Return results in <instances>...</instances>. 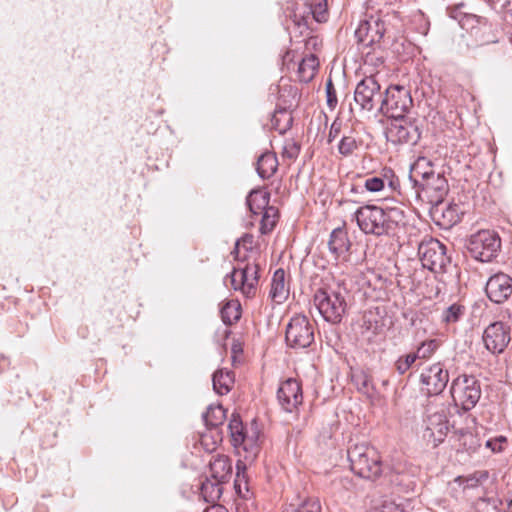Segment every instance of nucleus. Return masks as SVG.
Returning <instances> with one entry per match:
<instances>
[{"mask_svg": "<svg viewBox=\"0 0 512 512\" xmlns=\"http://www.w3.org/2000/svg\"><path fill=\"white\" fill-rule=\"evenodd\" d=\"M506 509L509 510V512H512V491L511 494L507 500Z\"/></svg>", "mask_w": 512, "mask_h": 512, "instance_id": "56", "label": "nucleus"}, {"mask_svg": "<svg viewBox=\"0 0 512 512\" xmlns=\"http://www.w3.org/2000/svg\"><path fill=\"white\" fill-rule=\"evenodd\" d=\"M254 245V237L251 234H245L240 239H238L235 243V247L233 250V254H235V258L239 259V255L241 252V249L245 251H250L253 249Z\"/></svg>", "mask_w": 512, "mask_h": 512, "instance_id": "43", "label": "nucleus"}, {"mask_svg": "<svg viewBox=\"0 0 512 512\" xmlns=\"http://www.w3.org/2000/svg\"><path fill=\"white\" fill-rule=\"evenodd\" d=\"M322 507L318 498H307L294 512H321Z\"/></svg>", "mask_w": 512, "mask_h": 512, "instance_id": "44", "label": "nucleus"}, {"mask_svg": "<svg viewBox=\"0 0 512 512\" xmlns=\"http://www.w3.org/2000/svg\"><path fill=\"white\" fill-rule=\"evenodd\" d=\"M449 431V422L444 407L428 406L423 418L422 437L433 447L442 443Z\"/></svg>", "mask_w": 512, "mask_h": 512, "instance_id": "7", "label": "nucleus"}, {"mask_svg": "<svg viewBox=\"0 0 512 512\" xmlns=\"http://www.w3.org/2000/svg\"><path fill=\"white\" fill-rule=\"evenodd\" d=\"M227 279L233 290L239 291L246 298H253L259 282V265L255 262L239 264L233 268Z\"/></svg>", "mask_w": 512, "mask_h": 512, "instance_id": "8", "label": "nucleus"}, {"mask_svg": "<svg viewBox=\"0 0 512 512\" xmlns=\"http://www.w3.org/2000/svg\"><path fill=\"white\" fill-rule=\"evenodd\" d=\"M228 429L230 432L231 443L236 449L237 453L241 455L243 452L246 461H253L259 451V436L260 430L255 421L248 427L243 424L238 414H232Z\"/></svg>", "mask_w": 512, "mask_h": 512, "instance_id": "2", "label": "nucleus"}, {"mask_svg": "<svg viewBox=\"0 0 512 512\" xmlns=\"http://www.w3.org/2000/svg\"><path fill=\"white\" fill-rule=\"evenodd\" d=\"M318 67L319 60L314 54L305 56L298 64V80L304 83L310 82L315 77Z\"/></svg>", "mask_w": 512, "mask_h": 512, "instance_id": "27", "label": "nucleus"}, {"mask_svg": "<svg viewBox=\"0 0 512 512\" xmlns=\"http://www.w3.org/2000/svg\"><path fill=\"white\" fill-rule=\"evenodd\" d=\"M382 98L383 93L376 75H370L362 79L354 91V100L364 111L370 112L375 108L379 110L382 105Z\"/></svg>", "mask_w": 512, "mask_h": 512, "instance_id": "13", "label": "nucleus"}, {"mask_svg": "<svg viewBox=\"0 0 512 512\" xmlns=\"http://www.w3.org/2000/svg\"><path fill=\"white\" fill-rule=\"evenodd\" d=\"M226 418V411L221 405L209 406L203 414V420L208 427H217L221 425Z\"/></svg>", "mask_w": 512, "mask_h": 512, "instance_id": "34", "label": "nucleus"}, {"mask_svg": "<svg viewBox=\"0 0 512 512\" xmlns=\"http://www.w3.org/2000/svg\"><path fill=\"white\" fill-rule=\"evenodd\" d=\"M501 247V240L497 233L490 230H481L472 235L468 250L471 255L481 262H490L496 257Z\"/></svg>", "mask_w": 512, "mask_h": 512, "instance_id": "12", "label": "nucleus"}, {"mask_svg": "<svg viewBox=\"0 0 512 512\" xmlns=\"http://www.w3.org/2000/svg\"><path fill=\"white\" fill-rule=\"evenodd\" d=\"M432 165L431 160L427 157H418L414 164L411 166L409 176H414L415 179L423 178V173H434L432 169L427 170Z\"/></svg>", "mask_w": 512, "mask_h": 512, "instance_id": "39", "label": "nucleus"}, {"mask_svg": "<svg viewBox=\"0 0 512 512\" xmlns=\"http://www.w3.org/2000/svg\"><path fill=\"white\" fill-rule=\"evenodd\" d=\"M209 471L212 479L225 483L232 474V463L228 456L217 454L212 456L209 462Z\"/></svg>", "mask_w": 512, "mask_h": 512, "instance_id": "24", "label": "nucleus"}, {"mask_svg": "<svg viewBox=\"0 0 512 512\" xmlns=\"http://www.w3.org/2000/svg\"><path fill=\"white\" fill-rule=\"evenodd\" d=\"M299 152H300V147L297 145L296 142L290 140V141L285 142L282 155H283V157L288 158V159H295V158H297Z\"/></svg>", "mask_w": 512, "mask_h": 512, "instance_id": "48", "label": "nucleus"}, {"mask_svg": "<svg viewBox=\"0 0 512 512\" xmlns=\"http://www.w3.org/2000/svg\"><path fill=\"white\" fill-rule=\"evenodd\" d=\"M413 105L410 90L402 85H391L385 90L379 111L391 118H403Z\"/></svg>", "mask_w": 512, "mask_h": 512, "instance_id": "9", "label": "nucleus"}, {"mask_svg": "<svg viewBox=\"0 0 512 512\" xmlns=\"http://www.w3.org/2000/svg\"><path fill=\"white\" fill-rule=\"evenodd\" d=\"M351 470L358 476L375 480L382 473V461L379 452L367 443H359L348 449Z\"/></svg>", "mask_w": 512, "mask_h": 512, "instance_id": "3", "label": "nucleus"}, {"mask_svg": "<svg viewBox=\"0 0 512 512\" xmlns=\"http://www.w3.org/2000/svg\"><path fill=\"white\" fill-rule=\"evenodd\" d=\"M385 32L384 21L377 15H371L360 21L355 30V37L363 47H372L380 43Z\"/></svg>", "mask_w": 512, "mask_h": 512, "instance_id": "14", "label": "nucleus"}, {"mask_svg": "<svg viewBox=\"0 0 512 512\" xmlns=\"http://www.w3.org/2000/svg\"><path fill=\"white\" fill-rule=\"evenodd\" d=\"M221 484V482H218L212 478H206V480L201 483L200 495L207 503H216V501L221 496Z\"/></svg>", "mask_w": 512, "mask_h": 512, "instance_id": "32", "label": "nucleus"}, {"mask_svg": "<svg viewBox=\"0 0 512 512\" xmlns=\"http://www.w3.org/2000/svg\"><path fill=\"white\" fill-rule=\"evenodd\" d=\"M507 444V439L504 436H498L486 441V447L490 448L493 452H501Z\"/></svg>", "mask_w": 512, "mask_h": 512, "instance_id": "49", "label": "nucleus"}, {"mask_svg": "<svg viewBox=\"0 0 512 512\" xmlns=\"http://www.w3.org/2000/svg\"><path fill=\"white\" fill-rule=\"evenodd\" d=\"M326 90V97H327V105L330 108V110H334L337 106L338 100H337V94L336 89L334 87V84L331 79H328L325 86Z\"/></svg>", "mask_w": 512, "mask_h": 512, "instance_id": "47", "label": "nucleus"}, {"mask_svg": "<svg viewBox=\"0 0 512 512\" xmlns=\"http://www.w3.org/2000/svg\"><path fill=\"white\" fill-rule=\"evenodd\" d=\"M240 317V306L235 302H228L221 309V318L226 325H232L237 322Z\"/></svg>", "mask_w": 512, "mask_h": 512, "instance_id": "38", "label": "nucleus"}, {"mask_svg": "<svg viewBox=\"0 0 512 512\" xmlns=\"http://www.w3.org/2000/svg\"><path fill=\"white\" fill-rule=\"evenodd\" d=\"M313 302L323 319L331 324L340 323L346 313V298L340 286H324L317 289Z\"/></svg>", "mask_w": 512, "mask_h": 512, "instance_id": "4", "label": "nucleus"}, {"mask_svg": "<svg viewBox=\"0 0 512 512\" xmlns=\"http://www.w3.org/2000/svg\"><path fill=\"white\" fill-rule=\"evenodd\" d=\"M206 440H207V437H206V436H203V437H202V444H203V445H206Z\"/></svg>", "mask_w": 512, "mask_h": 512, "instance_id": "57", "label": "nucleus"}, {"mask_svg": "<svg viewBox=\"0 0 512 512\" xmlns=\"http://www.w3.org/2000/svg\"><path fill=\"white\" fill-rule=\"evenodd\" d=\"M289 296V284L284 269H277L271 280L269 297L276 304H282Z\"/></svg>", "mask_w": 512, "mask_h": 512, "instance_id": "25", "label": "nucleus"}, {"mask_svg": "<svg viewBox=\"0 0 512 512\" xmlns=\"http://www.w3.org/2000/svg\"><path fill=\"white\" fill-rule=\"evenodd\" d=\"M351 245L348 233L344 228L338 227L332 230L328 248L336 263H344L349 260Z\"/></svg>", "mask_w": 512, "mask_h": 512, "instance_id": "20", "label": "nucleus"}, {"mask_svg": "<svg viewBox=\"0 0 512 512\" xmlns=\"http://www.w3.org/2000/svg\"><path fill=\"white\" fill-rule=\"evenodd\" d=\"M205 512H228L227 509L222 505L212 504L210 507L205 509Z\"/></svg>", "mask_w": 512, "mask_h": 512, "instance_id": "53", "label": "nucleus"}, {"mask_svg": "<svg viewBox=\"0 0 512 512\" xmlns=\"http://www.w3.org/2000/svg\"><path fill=\"white\" fill-rule=\"evenodd\" d=\"M394 121L387 128L386 137L388 141L394 144H411L415 145L420 137L419 127L403 118H393Z\"/></svg>", "mask_w": 512, "mask_h": 512, "instance_id": "15", "label": "nucleus"}, {"mask_svg": "<svg viewBox=\"0 0 512 512\" xmlns=\"http://www.w3.org/2000/svg\"><path fill=\"white\" fill-rule=\"evenodd\" d=\"M386 186L392 192L400 193V180L391 168H384L380 174L369 176L364 180L365 189L371 193L381 192Z\"/></svg>", "mask_w": 512, "mask_h": 512, "instance_id": "22", "label": "nucleus"}, {"mask_svg": "<svg viewBox=\"0 0 512 512\" xmlns=\"http://www.w3.org/2000/svg\"><path fill=\"white\" fill-rule=\"evenodd\" d=\"M261 214L262 218L260 222V232L262 234L270 233L277 223L278 210L271 206L266 208L265 211H263Z\"/></svg>", "mask_w": 512, "mask_h": 512, "instance_id": "36", "label": "nucleus"}, {"mask_svg": "<svg viewBox=\"0 0 512 512\" xmlns=\"http://www.w3.org/2000/svg\"><path fill=\"white\" fill-rule=\"evenodd\" d=\"M342 131V121L338 118L335 119L329 129L327 142L332 143L340 134Z\"/></svg>", "mask_w": 512, "mask_h": 512, "instance_id": "50", "label": "nucleus"}, {"mask_svg": "<svg viewBox=\"0 0 512 512\" xmlns=\"http://www.w3.org/2000/svg\"><path fill=\"white\" fill-rule=\"evenodd\" d=\"M479 23L480 17L469 9L463 18H461L459 25L465 30H470L475 28Z\"/></svg>", "mask_w": 512, "mask_h": 512, "instance_id": "46", "label": "nucleus"}, {"mask_svg": "<svg viewBox=\"0 0 512 512\" xmlns=\"http://www.w3.org/2000/svg\"><path fill=\"white\" fill-rule=\"evenodd\" d=\"M277 399L284 411L289 413L297 411L303 402L301 383L294 378L283 381L278 388Z\"/></svg>", "mask_w": 512, "mask_h": 512, "instance_id": "18", "label": "nucleus"}, {"mask_svg": "<svg viewBox=\"0 0 512 512\" xmlns=\"http://www.w3.org/2000/svg\"><path fill=\"white\" fill-rule=\"evenodd\" d=\"M285 341L292 349H305L314 342V325L305 315H296L286 326Z\"/></svg>", "mask_w": 512, "mask_h": 512, "instance_id": "10", "label": "nucleus"}, {"mask_svg": "<svg viewBox=\"0 0 512 512\" xmlns=\"http://www.w3.org/2000/svg\"><path fill=\"white\" fill-rule=\"evenodd\" d=\"M485 348L492 354H501L511 341L510 328L503 322L489 324L483 333Z\"/></svg>", "mask_w": 512, "mask_h": 512, "instance_id": "17", "label": "nucleus"}, {"mask_svg": "<svg viewBox=\"0 0 512 512\" xmlns=\"http://www.w3.org/2000/svg\"><path fill=\"white\" fill-rule=\"evenodd\" d=\"M411 189L416 200L431 205H442L449 191L447 179L441 173H423L421 180L409 176Z\"/></svg>", "mask_w": 512, "mask_h": 512, "instance_id": "5", "label": "nucleus"}, {"mask_svg": "<svg viewBox=\"0 0 512 512\" xmlns=\"http://www.w3.org/2000/svg\"><path fill=\"white\" fill-rule=\"evenodd\" d=\"M418 255L423 267L435 273L445 272L447 265L450 263V258L446 254V247L434 238L420 243Z\"/></svg>", "mask_w": 512, "mask_h": 512, "instance_id": "11", "label": "nucleus"}, {"mask_svg": "<svg viewBox=\"0 0 512 512\" xmlns=\"http://www.w3.org/2000/svg\"><path fill=\"white\" fill-rule=\"evenodd\" d=\"M465 311V306L459 303H453L442 312L441 322L446 326L453 325L460 321V319L464 316Z\"/></svg>", "mask_w": 512, "mask_h": 512, "instance_id": "35", "label": "nucleus"}, {"mask_svg": "<svg viewBox=\"0 0 512 512\" xmlns=\"http://www.w3.org/2000/svg\"><path fill=\"white\" fill-rule=\"evenodd\" d=\"M383 509V512H405L402 508L398 505H394L393 503L384 504Z\"/></svg>", "mask_w": 512, "mask_h": 512, "instance_id": "52", "label": "nucleus"}, {"mask_svg": "<svg viewBox=\"0 0 512 512\" xmlns=\"http://www.w3.org/2000/svg\"><path fill=\"white\" fill-rule=\"evenodd\" d=\"M212 382L217 394L226 395L231 391L234 384L233 373L228 370H218L213 374Z\"/></svg>", "mask_w": 512, "mask_h": 512, "instance_id": "29", "label": "nucleus"}, {"mask_svg": "<svg viewBox=\"0 0 512 512\" xmlns=\"http://www.w3.org/2000/svg\"><path fill=\"white\" fill-rule=\"evenodd\" d=\"M353 381L355 382L358 391H360L363 394L369 395L373 389L372 380L370 376H368L364 372L355 374L353 376Z\"/></svg>", "mask_w": 512, "mask_h": 512, "instance_id": "41", "label": "nucleus"}, {"mask_svg": "<svg viewBox=\"0 0 512 512\" xmlns=\"http://www.w3.org/2000/svg\"><path fill=\"white\" fill-rule=\"evenodd\" d=\"M439 347V342L436 339H430L421 343L417 351L413 353L417 359H427L431 357Z\"/></svg>", "mask_w": 512, "mask_h": 512, "instance_id": "40", "label": "nucleus"}, {"mask_svg": "<svg viewBox=\"0 0 512 512\" xmlns=\"http://www.w3.org/2000/svg\"><path fill=\"white\" fill-rule=\"evenodd\" d=\"M450 393L454 404L464 411L474 408L482 394L479 380L466 374L459 375L452 381Z\"/></svg>", "mask_w": 512, "mask_h": 512, "instance_id": "6", "label": "nucleus"}, {"mask_svg": "<svg viewBox=\"0 0 512 512\" xmlns=\"http://www.w3.org/2000/svg\"><path fill=\"white\" fill-rule=\"evenodd\" d=\"M485 291L492 302L503 303L512 295V278L505 273H497L489 278Z\"/></svg>", "mask_w": 512, "mask_h": 512, "instance_id": "19", "label": "nucleus"}, {"mask_svg": "<svg viewBox=\"0 0 512 512\" xmlns=\"http://www.w3.org/2000/svg\"><path fill=\"white\" fill-rule=\"evenodd\" d=\"M420 382L428 395H439L449 382V373L441 363H434L423 369Z\"/></svg>", "mask_w": 512, "mask_h": 512, "instance_id": "16", "label": "nucleus"}, {"mask_svg": "<svg viewBox=\"0 0 512 512\" xmlns=\"http://www.w3.org/2000/svg\"><path fill=\"white\" fill-rule=\"evenodd\" d=\"M487 479H488V472L479 471V472H476L472 478L468 479V481H471V482L475 481V483H478V482L485 481Z\"/></svg>", "mask_w": 512, "mask_h": 512, "instance_id": "51", "label": "nucleus"}, {"mask_svg": "<svg viewBox=\"0 0 512 512\" xmlns=\"http://www.w3.org/2000/svg\"><path fill=\"white\" fill-rule=\"evenodd\" d=\"M293 122L291 112L286 108H278L275 110L271 118V127L278 131L280 134H284L290 129Z\"/></svg>", "mask_w": 512, "mask_h": 512, "instance_id": "31", "label": "nucleus"}, {"mask_svg": "<svg viewBox=\"0 0 512 512\" xmlns=\"http://www.w3.org/2000/svg\"><path fill=\"white\" fill-rule=\"evenodd\" d=\"M469 10L468 6L464 3H458L455 5H451L447 8V13L450 18L456 20L458 24L460 23L461 18L466 14Z\"/></svg>", "mask_w": 512, "mask_h": 512, "instance_id": "45", "label": "nucleus"}, {"mask_svg": "<svg viewBox=\"0 0 512 512\" xmlns=\"http://www.w3.org/2000/svg\"><path fill=\"white\" fill-rule=\"evenodd\" d=\"M235 487L238 489L239 493H241L240 485L235 484Z\"/></svg>", "mask_w": 512, "mask_h": 512, "instance_id": "58", "label": "nucleus"}, {"mask_svg": "<svg viewBox=\"0 0 512 512\" xmlns=\"http://www.w3.org/2000/svg\"><path fill=\"white\" fill-rule=\"evenodd\" d=\"M417 360L413 353L400 356L395 362V369L400 374H405Z\"/></svg>", "mask_w": 512, "mask_h": 512, "instance_id": "42", "label": "nucleus"}, {"mask_svg": "<svg viewBox=\"0 0 512 512\" xmlns=\"http://www.w3.org/2000/svg\"><path fill=\"white\" fill-rule=\"evenodd\" d=\"M434 206L435 208L432 212L433 218L439 226L445 229L458 224L464 215L463 208L461 205L456 203H450L445 207H442L441 205Z\"/></svg>", "mask_w": 512, "mask_h": 512, "instance_id": "23", "label": "nucleus"}, {"mask_svg": "<svg viewBox=\"0 0 512 512\" xmlns=\"http://www.w3.org/2000/svg\"><path fill=\"white\" fill-rule=\"evenodd\" d=\"M493 6H499L500 8H506L509 5V0H486Z\"/></svg>", "mask_w": 512, "mask_h": 512, "instance_id": "54", "label": "nucleus"}, {"mask_svg": "<svg viewBox=\"0 0 512 512\" xmlns=\"http://www.w3.org/2000/svg\"><path fill=\"white\" fill-rule=\"evenodd\" d=\"M246 203L252 214H261L266 208L270 207L268 205L269 194L259 190H253L247 196Z\"/></svg>", "mask_w": 512, "mask_h": 512, "instance_id": "30", "label": "nucleus"}, {"mask_svg": "<svg viewBox=\"0 0 512 512\" xmlns=\"http://www.w3.org/2000/svg\"><path fill=\"white\" fill-rule=\"evenodd\" d=\"M289 94L292 96L293 100L297 97V88L289 87Z\"/></svg>", "mask_w": 512, "mask_h": 512, "instance_id": "55", "label": "nucleus"}, {"mask_svg": "<svg viewBox=\"0 0 512 512\" xmlns=\"http://www.w3.org/2000/svg\"><path fill=\"white\" fill-rule=\"evenodd\" d=\"M476 512H506V504L497 497L481 498L475 504Z\"/></svg>", "mask_w": 512, "mask_h": 512, "instance_id": "33", "label": "nucleus"}, {"mask_svg": "<svg viewBox=\"0 0 512 512\" xmlns=\"http://www.w3.org/2000/svg\"><path fill=\"white\" fill-rule=\"evenodd\" d=\"M363 141L360 137H357L353 131L348 134H343L338 142L337 150L343 158L354 155L361 147Z\"/></svg>", "mask_w": 512, "mask_h": 512, "instance_id": "28", "label": "nucleus"}, {"mask_svg": "<svg viewBox=\"0 0 512 512\" xmlns=\"http://www.w3.org/2000/svg\"><path fill=\"white\" fill-rule=\"evenodd\" d=\"M354 217L364 234L382 237L395 234L398 227L404 224L405 212L397 206L364 205L355 211Z\"/></svg>", "mask_w": 512, "mask_h": 512, "instance_id": "1", "label": "nucleus"}, {"mask_svg": "<svg viewBox=\"0 0 512 512\" xmlns=\"http://www.w3.org/2000/svg\"><path fill=\"white\" fill-rule=\"evenodd\" d=\"M361 336L370 341L378 333L379 324L372 318V315H364L359 325Z\"/></svg>", "mask_w": 512, "mask_h": 512, "instance_id": "37", "label": "nucleus"}, {"mask_svg": "<svg viewBox=\"0 0 512 512\" xmlns=\"http://www.w3.org/2000/svg\"><path fill=\"white\" fill-rule=\"evenodd\" d=\"M327 0H307L303 13L294 14V22L298 27L309 28L310 19L318 23L327 20Z\"/></svg>", "mask_w": 512, "mask_h": 512, "instance_id": "21", "label": "nucleus"}, {"mask_svg": "<svg viewBox=\"0 0 512 512\" xmlns=\"http://www.w3.org/2000/svg\"><path fill=\"white\" fill-rule=\"evenodd\" d=\"M278 168V159L273 152L262 153L257 160L256 170L262 179L271 178Z\"/></svg>", "mask_w": 512, "mask_h": 512, "instance_id": "26", "label": "nucleus"}]
</instances>
